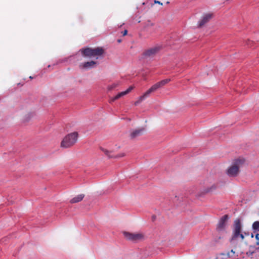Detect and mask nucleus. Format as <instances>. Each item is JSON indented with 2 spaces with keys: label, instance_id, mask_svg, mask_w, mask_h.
Returning a JSON list of instances; mask_svg holds the SVG:
<instances>
[{
  "label": "nucleus",
  "instance_id": "9d476101",
  "mask_svg": "<svg viewBox=\"0 0 259 259\" xmlns=\"http://www.w3.org/2000/svg\"><path fill=\"white\" fill-rule=\"evenodd\" d=\"M145 133V127H141L138 128L134 130L131 132L130 134V137L131 139H134L140 136H142Z\"/></svg>",
  "mask_w": 259,
  "mask_h": 259
},
{
  "label": "nucleus",
  "instance_id": "7ed1b4c3",
  "mask_svg": "<svg viewBox=\"0 0 259 259\" xmlns=\"http://www.w3.org/2000/svg\"><path fill=\"white\" fill-rule=\"evenodd\" d=\"M78 138V134L76 132L68 134L63 139L60 146L64 148H70L77 143Z\"/></svg>",
  "mask_w": 259,
  "mask_h": 259
},
{
  "label": "nucleus",
  "instance_id": "2eb2a0df",
  "mask_svg": "<svg viewBox=\"0 0 259 259\" xmlns=\"http://www.w3.org/2000/svg\"><path fill=\"white\" fill-rule=\"evenodd\" d=\"M252 229L254 231L253 233L256 234V233L259 232V222L255 221L252 224Z\"/></svg>",
  "mask_w": 259,
  "mask_h": 259
},
{
  "label": "nucleus",
  "instance_id": "39448f33",
  "mask_svg": "<svg viewBox=\"0 0 259 259\" xmlns=\"http://www.w3.org/2000/svg\"><path fill=\"white\" fill-rule=\"evenodd\" d=\"M244 160L238 159L234 161L233 164L231 165L227 170V174L229 177H236L239 172V168L244 163Z\"/></svg>",
  "mask_w": 259,
  "mask_h": 259
},
{
  "label": "nucleus",
  "instance_id": "9b49d317",
  "mask_svg": "<svg viewBox=\"0 0 259 259\" xmlns=\"http://www.w3.org/2000/svg\"><path fill=\"white\" fill-rule=\"evenodd\" d=\"M97 64V62L91 61L81 63L79 67L80 69H91L94 68Z\"/></svg>",
  "mask_w": 259,
  "mask_h": 259
},
{
  "label": "nucleus",
  "instance_id": "bb28decb",
  "mask_svg": "<svg viewBox=\"0 0 259 259\" xmlns=\"http://www.w3.org/2000/svg\"><path fill=\"white\" fill-rule=\"evenodd\" d=\"M120 156H124V155H123V154H122V155H121Z\"/></svg>",
  "mask_w": 259,
  "mask_h": 259
},
{
  "label": "nucleus",
  "instance_id": "f03ea898",
  "mask_svg": "<svg viewBox=\"0 0 259 259\" xmlns=\"http://www.w3.org/2000/svg\"><path fill=\"white\" fill-rule=\"evenodd\" d=\"M170 81V79L167 78L162 80L159 82L153 84L150 89H149L142 96L139 97L138 100L135 102V105H137L142 102L145 98L149 96V95L153 92H155L158 89H160L168 83Z\"/></svg>",
  "mask_w": 259,
  "mask_h": 259
},
{
  "label": "nucleus",
  "instance_id": "4468645a",
  "mask_svg": "<svg viewBox=\"0 0 259 259\" xmlns=\"http://www.w3.org/2000/svg\"><path fill=\"white\" fill-rule=\"evenodd\" d=\"M256 243L254 245H250V248L251 249H259V232L255 234Z\"/></svg>",
  "mask_w": 259,
  "mask_h": 259
},
{
  "label": "nucleus",
  "instance_id": "6e6552de",
  "mask_svg": "<svg viewBox=\"0 0 259 259\" xmlns=\"http://www.w3.org/2000/svg\"><path fill=\"white\" fill-rule=\"evenodd\" d=\"M213 17L212 13H207L204 14L198 22V27H202L207 23Z\"/></svg>",
  "mask_w": 259,
  "mask_h": 259
},
{
  "label": "nucleus",
  "instance_id": "aec40b11",
  "mask_svg": "<svg viewBox=\"0 0 259 259\" xmlns=\"http://www.w3.org/2000/svg\"><path fill=\"white\" fill-rule=\"evenodd\" d=\"M116 87V85L114 84H113L112 85L109 86L108 87V90H111L113 89H114V88H115Z\"/></svg>",
  "mask_w": 259,
  "mask_h": 259
},
{
  "label": "nucleus",
  "instance_id": "a211bd4d",
  "mask_svg": "<svg viewBox=\"0 0 259 259\" xmlns=\"http://www.w3.org/2000/svg\"><path fill=\"white\" fill-rule=\"evenodd\" d=\"M102 150L109 157H110V158L113 157V156L110 155L111 152L109 151L108 150H107L106 149H102Z\"/></svg>",
  "mask_w": 259,
  "mask_h": 259
},
{
  "label": "nucleus",
  "instance_id": "a878e982",
  "mask_svg": "<svg viewBox=\"0 0 259 259\" xmlns=\"http://www.w3.org/2000/svg\"><path fill=\"white\" fill-rule=\"evenodd\" d=\"M29 78H32L33 77H31V76H30V77H29Z\"/></svg>",
  "mask_w": 259,
  "mask_h": 259
},
{
  "label": "nucleus",
  "instance_id": "f8f14e48",
  "mask_svg": "<svg viewBox=\"0 0 259 259\" xmlns=\"http://www.w3.org/2000/svg\"><path fill=\"white\" fill-rule=\"evenodd\" d=\"M134 87L132 86L130 87L126 91L124 92H122L121 93H118L116 96H115L114 98H112L110 100V102H113L116 100H117L121 98V97L129 93L133 89Z\"/></svg>",
  "mask_w": 259,
  "mask_h": 259
},
{
  "label": "nucleus",
  "instance_id": "b1692460",
  "mask_svg": "<svg viewBox=\"0 0 259 259\" xmlns=\"http://www.w3.org/2000/svg\"><path fill=\"white\" fill-rule=\"evenodd\" d=\"M128 33H123V35L122 36H125Z\"/></svg>",
  "mask_w": 259,
  "mask_h": 259
},
{
  "label": "nucleus",
  "instance_id": "dca6fc26",
  "mask_svg": "<svg viewBox=\"0 0 259 259\" xmlns=\"http://www.w3.org/2000/svg\"><path fill=\"white\" fill-rule=\"evenodd\" d=\"M217 186L215 185H212L211 187L206 188L205 190V193H209L217 189Z\"/></svg>",
  "mask_w": 259,
  "mask_h": 259
},
{
  "label": "nucleus",
  "instance_id": "1a4fd4ad",
  "mask_svg": "<svg viewBox=\"0 0 259 259\" xmlns=\"http://www.w3.org/2000/svg\"><path fill=\"white\" fill-rule=\"evenodd\" d=\"M229 220V216L228 214L223 215L217 224L216 230L218 232H221L225 231L227 226V223Z\"/></svg>",
  "mask_w": 259,
  "mask_h": 259
},
{
  "label": "nucleus",
  "instance_id": "20e7f679",
  "mask_svg": "<svg viewBox=\"0 0 259 259\" xmlns=\"http://www.w3.org/2000/svg\"><path fill=\"white\" fill-rule=\"evenodd\" d=\"M241 229L242 226L240 221L238 219L235 220L234 224L232 237L230 239L231 242L238 240L239 239H240L241 241L244 240V236L241 232Z\"/></svg>",
  "mask_w": 259,
  "mask_h": 259
},
{
  "label": "nucleus",
  "instance_id": "0eeeda50",
  "mask_svg": "<svg viewBox=\"0 0 259 259\" xmlns=\"http://www.w3.org/2000/svg\"><path fill=\"white\" fill-rule=\"evenodd\" d=\"M124 237L129 240L137 241L144 239V235L142 233H131L129 232H124Z\"/></svg>",
  "mask_w": 259,
  "mask_h": 259
},
{
  "label": "nucleus",
  "instance_id": "5701e85b",
  "mask_svg": "<svg viewBox=\"0 0 259 259\" xmlns=\"http://www.w3.org/2000/svg\"><path fill=\"white\" fill-rule=\"evenodd\" d=\"M117 42H119V43L121 42V39H118L117 40Z\"/></svg>",
  "mask_w": 259,
  "mask_h": 259
},
{
  "label": "nucleus",
  "instance_id": "423d86ee",
  "mask_svg": "<svg viewBox=\"0 0 259 259\" xmlns=\"http://www.w3.org/2000/svg\"><path fill=\"white\" fill-rule=\"evenodd\" d=\"M160 48L154 47L145 50L142 55L143 59L151 58L154 57L160 51Z\"/></svg>",
  "mask_w": 259,
  "mask_h": 259
},
{
  "label": "nucleus",
  "instance_id": "412c9836",
  "mask_svg": "<svg viewBox=\"0 0 259 259\" xmlns=\"http://www.w3.org/2000/svg\"><path fill=\"white\" fill-rule=\"evenodd\" d=\"M154 4H158L160 5H162L163 4L162 3H161L160 2L158 1H156V0H155L154 1Z\"/></svg>",
  "mask_w": 259,
  "mask_h": 259
},
{
  "label": "nucleus",
  "instance_id": "f3484780",
  "mask_svg": "<svg viewBox=\"0 0 259 259\" xmlns=\"http://www.w3.org/2000/svg\"><path fill=\"white\" fill-rule=\"evenodd\" d=\"M228 258H229V255L225 253H220L217 257V259H228Z\"/></svg>",
  "mask_w": 259,
  "mask_h": 259
},
{
  "label": "nucleus",
  "instance_id": "4be33fe9",
  "mask_svg": "<svg viewBox=\"0 0 259 259\" xmlns=\"http://www.w3.org/2000/svg\"><path fill=\"white\" fill-rule=\"evenodd\" d=\"M121 32H124V33L127 32V30L126 29H124L123 31H121Z\"/></svg>",
  "mask_w": 259,
  "mask_h": 259
},
{
  "label": "nucleus",
  "instance_id": "6ab92c4d",
  "mask_svg": "<svg viewBox=\"0 0 259 259\" xmlns=\"http://www.w3.org/2000/svg\"><path fill=\"white\" fill-rule=\"evenodd\" d=\"M235 253V251L232 249L230 252H228L227 254L229 255V257H233Z\"/></svg>",
  "mask_w": 259,
  "mask_h": 259
},
{
  "label": "nucleus",
  "instance_id": "393cba45",
  "mask_svg": "<svg viewBox=\"0 0 259 259\" xmlns=\"http://www.w3.org/2000/svg\"><path fill=\"white\" fill-rule=\"evenodd\" d=\"M251 237L252 238H253V234H251Z\"/></svg>",
  "mask_w": 259,
  "mask_h": 259
},
{
  "label": "nucleus",
  "instance_id": "f257e3e1",
  "mask_svg": "<svg viewBox=\"0 0 259 259\" xmlns=\"http://www.w3.org/2000/svg\"><path fill=\"white\" fill-rule=\"evenodd\" d=\"M79 51L83 57L95 58L96 59H98L104 53V49L101 47L82 48Z\"/></svg>",
  "mask_w": 259,
  "mask_h": 259
},
{
  "label": "nucleus",
  "instance_id": "ddd939ff",
  "mask_svg": "<svg viewBox=\"0 0 259 259\" xmlns=\"http://www.w3.org/2000/svg\"><path fill=\"white\" fill-rule=\"evenodd\" d=\"M84 194H79L71 199L70 201L71 203H77L81 201L84 198Z\"/></svg>",
  "mask_w": 259,
  "mask_h": 259
}]
</instances>
